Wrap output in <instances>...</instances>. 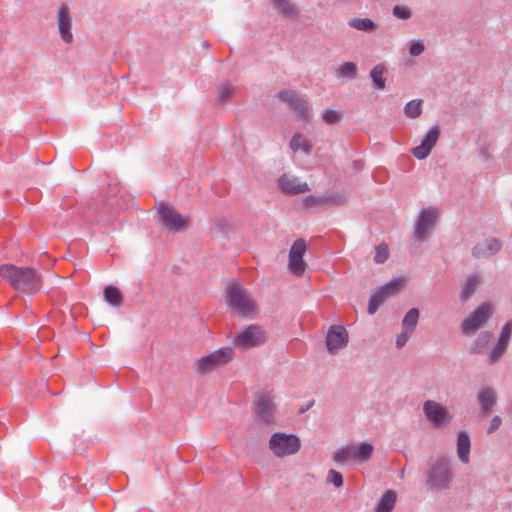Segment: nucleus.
<instances>
[{
	"label": "nucleus",
	"mask_w": 512,
	"mask_h": 512,
	"mask_svg": "<svg viewBox=\"0 0 512 512\" xmlns=\"http://www.w3.org/2000/svg\"><path fill=\"white\" fill-rule=\"evenodd\" d=\"M507 346L508 344L498 341L494 348L487 355L488 363L494 364L497 362L505 353Z\"/></svg>",
	"instance_id": "f704fd0d"
},
{
	"label": "nucleus",
	"mask_w": 512,
	"mask_h": 512,
	"mask_svg": "<svg viewBox=\"0 0 512 512\" xmlns=\"http://www.w3.org/2000/svg\"><path fill=\"white\" fill-rule=\"evenodd\" d=\"M494 313L492 304L483 303L477 307L462 323V332L465 335H472L478 329L487 324Z\"/></svg>",
	"instance_id": "423d86ee"
},
{
	"label": "nucleus",
	"mask_w": 512,
	"mask_h": 512,
	"mask_svg": "<svg viewBox=\"0 0 512 512\" xmlns=\"http://www.w3.org/2000/svg\"><path fill=\"white\" fill-rule=\"evenodd\" d=\"M0 276L17 291L33 295L42 287L41 276L30 267H18L12 264L0 266Z\"/></svg>",
	"instance_id": "f257e3e1"
},
{
	"label": "nucleus",
	"mask_w": 512,
	"mask_h": 512,
	"mask_svg": "<svg viewBox=\"0 0 512 512\" xmlns=\"http://www.w3.org/2000/svg\"><path fill=\"white\" fill-rule=\"evenodd\" d=\"M393 15L399 19L407 20L411 18L412 11L410 8L402 5H396L393 8Z\"/></svg>",
	"instance_id": "a19ab883"
},
{
	"label": "nucleus",
	"mask_w": 512,
	"mask_h": 512,
	"mask_svg": "<svg viewBox=\"0 0 512 512\" xmlns=\"http://www.w3.org/2000/svg\"><path fill=\"white\" fill-rule=\"evenodd\" d=\"M502 423V419L499 416H494L491 420L490 426L487 430L488 434L493 433L495 430H497Z\"/></svg>",
	"instance_id": "09e8293b"
},
{
	"label": "nucleus",
	"mask_w": 512,
	"mask_h": 512,
	"mask_svg": "<svg viewBox=\"0 0 512 512\" xmlns=\"http://www.w3.org/2000/svg\"><path fill=\"white\" fill-rule=\"evenodd\" d=\"M405 285L403 278H393L387 284L382 286L372 297L370 298L368 312L374 314L378 307L389 297L396 295L401 291Z\"/></svg>",
	"instance_id": "9b49d317"
},
{
	"label": "nucleus",
	"mask_w": 512,
	"mask_h": 512,
	"mask_svg": "<svg viewBox=\"0 0 512 512\" xmlns=\"http://www.w3.org/2000/svg\"><path fill=\"white\" fill-rule=\"evenodd\" d=\"M512 335V320L507 321L501 329L498 341L509 344Z\"/></svg>",
	"instance_id": "37998d69"
},
{
	"label": "nucleus",
	"mask_w": 512,
	"mask_h": 512,
	"mask_svg": "<svg viewBox=\"0 0 512 512\" xmlns=\"http://www.w3.org/2000/svg\"><path fill=\"white\" fill-rule=\"evenodd\" d=\"M440 130L437 126L432 127L425 135L421 144L413 148L412 153L417 159H425L436 145L439 138Z\"/></svg>",
	"instance_id": "6ab92c4d"
},
{
	"label": "nucleus",
	"mask_w": 512,
	"mask_h": 512,
	"mask_svg": "<svg viewBox=\"0 0 512 512\" xmlns=\"http://www.w3.org/2000/svg\"><path fill=\"white\" fill-rule=\"evenodd\" d=\"M389 256V249L386 244H381L376 247L374 260L377 263H383Z\"/></svg>",
	"instance_id": "c03bdc74"
},
{
	"label": "nucleus",
	"mask_w": 512,
	"mask_h": 512,
	"mask_svg": "<svg viewBox=\"0 0 512 512\" xmlns=\"http://www.w3.org/2000/svg\"><path fill=\"white\" fill-rule=\"evenodd\" d=\"M327 481L332 483L335 487H341L343 485V476L340 472L331 469L328 472Z\"/></svg>",
	"instance_id": "a18cd8bd"
},
{
	"label": "nucleus",
	"mask_w": 512,
	"mask_h": 512,
	"mask_svg": "<svg viewBox=\"0 0 512 512\" xmlns=\"http://www.w3.org/2000/svg\"><path fill=\"white\" fill-rule=\"evenodd\" d=\"M412 332H407L406 330H403V332H401L397 337H396V346L398 348H401L403 347L406 342L408 341L409 337H410V334Z\"/></svg>",
	"instance_id": "de8ad7c7"
},
{
	"label": "nucleus",
	"mask_w": 512,
	"mask_h": 512,
	"mask_svg": "<svg viewBox=\"0 0 512 512\" xmlns=\"http://www.w3.org/2000/svg\"><path fill=\"white\" fill-rule=\"evenodd\" d=\"M307 249V245L304 239H297L290 251H289V270L296 276L300 277L303 275L306 269V263L303 260V255Z\"/></svg>",
	"instance_id": "ddd939ff"
},
{
	"label": "nucleus",
	"mask_w": 512,
	"mask_h": 512,
	"mask_svg": "<svg viewBox=\"0 0 512 512\" xmlns=\"http://www.w3.org/2000/svg\"><path fill=\"white\" fill-rule=\"evenodd\" d=\"M227 302L240 315L248 316L255 312L254 302L239 283L234 282L230 285Z\"/></svg>",
	"instance_id": "7ed1b4c3"
},
{
	"label": "nucleus",
	"mask_w": 512,
	"mask_h": 512,
	"mask_svg": "<svg viewBox=\"0 0 512 512\" xmlns=\"http://www.w3.org/2000/svg\"><path fill=\"white\" fill-rule=\"evenodd\" d=\"M405 285L403 278H393L387 284L382 286L372 297L370 298L368 312L374 314L378 307L389 297L396 295L401 291Z\"/></svg>",
	"instance_id": "1a4fd4ad"
},
{
	"label": "nucleus",
	"mask_w": 512,
	"mask_h": 512,
	"mask_svg": "<svg viewBox=\"0 0 512 512\" xmlns=\"http://www.w3.org/2000/svg\"><path fill=\"white\" fill-rule=\"evenodd\" d=\"M323 120L328 124H334L340 121L341 115L333 109H326L322 113Z\"/></svg>",
	"instance_id": "79ce46f5"
},
{
	"label": "nucleus",
	"mask_w": 512,
	"mask_h": 512,
	"mask_svg": "<svg viewBox=\"0 0 512 512\" xmlns=\"http://www.w3.org/2000/svg\"><path fill=\"white\" fill-rule=\"evenodd\" d=\"M265 340V331L260 326L250 325L236 335L235 344L240 349L247 350L263 344Z\"/></svg>",
	"instance_id": "6e6552de"
},
{
	"label": "nucleus",
	"mask_w": 512,
	"mask_h": 512,
	"mask_svg": "<svg viewBox=\"0 0 512 512\" xmlns=\"http://www.w3.org/2000/svg\"><path fill=\"white\" fill-rule=\"evenodd\" d=\"M422 103L420 99H414L408 102L404 107L405 115L409 118H416L422 113Z\"/></svg>",
	"instance_id": "473e14b6"
},
{
	"label": "nucleus",
	"mask_w": 512,
	"mask_h": 512,
	"mask_svg": "<svg viewBox=\"0 0 512 512\" xmlns=\"http://www.w3.org/2000/svg\"><path fill=\"white\" fill-rule=\"evenodd\" d=\"M159 218L166 229L173 232H181L188 229L190 219L188 216L178 213L168 204H160Z\"/></svg>",
	"instance_id": "0eeeda50"
},
{
	"label": "nucleus",
	"mask_w": 512,
	"mask_h": 512,
	"mask_svg": "<svg viewBox=\"0 0 512 512\" xmlns=\"http://www.w3.org/2000/svg\"><path fill=\"white\" fill-rule=\"evenodd\" d=\"M300 446V439L294 434L274 433L269 441V448L277 457L295 454Z\"/></svg>",
	"instance_id": "39448f33"
},
{
	"label": "nucleus",
	"mask_w": 512,
	"mask_h": 512,
	"mask_svg": "<svg viewBox=\"0 0 512 512\" xmlns=\"http://www.w3.org/2000/svg\"><path fill=\"white\" fill-rule=\"evenodd\" d=\"M273 6L277 11L287 17H297L298 10L290 0H272Z\"/></svg>",
	"instance_id": "c85d7f7f"
},
{
	"label": "nucleus",
	"mask_w": 512,
	"mask_h": 512,
	"mask_svg": "<svg viewBox=\"0 0 512 512\" xmlns=\"http://www.w3.org/2000/svg\"><path fill=\"white\" fill-rule=\"evenodd\" d=\"M470 445L469 435L466 432H460L457 439V454L465 464L469 462Z\"/></svg>",
	"instance_id": "393cba45"
},
{
	"label": "nucleus",
	"mask_w": 512,
	"mask_h": 512,
	"mask_svg": "<svg viewBox=\"0 0 512 512\" xmlns=\"http://www.w3.org/2000/svg\"><path fill=\"white\" fill-rule=\"evenodd\" d=\"M278 184L282 191L288 194H300L309 191L308 184L301 182L297 177L284 174Z\"/></svg>",
	"instance_id": "4be33fe9"
},
{
	"label": "nucleus",
	"mask_w": 512,
	"mask_h": 512,
	"mask_svg": "<svg viewBox=\"0 0 512 512\" xmlns=\"http://www.w3.org/2000/svg\"><path fill=\"white\" fill-rule=\"evenodd\" d=\"M419 319V310L417 308L410 309L402 321L403 330L414 332Z\"/></svg>",
	"instance_id": "c756f323"
},
{
	"label": "nucleus",
	"mask_w": 512,
	"mask_h": 512,
	"mask_svg": "<svg viewBox=\"0 0 512 512\" xmlns=\"http://www.w3.org/2000/svg\"><path fill=\"white\" fill-rule=\"evenodd\" d=\"M233 92L234 87L230 83L225 82L219 86L217 93L220 101H226L232 96Z\"/></svg>",
	"instance_id": "58836bf2"
},
{
	"label": "nucleus",
	"mask_w": 512,
	"mask_h": 512,
	"mask_svg": "<svg viewBox=\"0 0 512 512\" xmlns=\"http://www.w3.org/2000/svg\"><path fill=\"white\" fill-rule=\"evenodd\" d=\"M384 72L385 68L381 65H377L371 70L370 75L377 89H384L385 87Z\"/></svg>",
	"instance_id": "c9c22d12"
},
{
	"label": "nucleus",
	"mask_w": 512,
	"mask_h": 512,
	"mask_svg": "<svg viewBox=\"0 0 512 512\" xmlns=\"http://www.w3.org/2000/svg\"><path fill=\"white\" fill-rule=\"evenodd\" d=\"M273 397L270 394H262L259 396L255 411L257 417L264 422H270L273 417Z\"/></svg>",
	"instance_id": "5701e85b"
},
{
	"label": "nucleus",
	"mask_w": 512,
	"mask_h": 512,
	"mask_svg": "<svg viewBox=\"0 0 512 512\" xmlns=\"http://www.w3.org/2000/svg\"><path fill=\"white\" fill-rule=\"evenodd\" d=\"M348 333L341 325H333L326 336V345L330 353L334 354L348 344Z\"/></svg>",
	"instance_id": "4468645a"
},
{
	"label": "nucleus",
	"mask_w": 512,
	"mask_h": 512,
	"mask_svg": "<svg viewBox=\"0 0 512 512\" xmlns=\"http://www.w3.org/2000/svg\"><path fill=\"white\" fill-rule=\"evenodd\" d=\"M290 148L297 152L302 150L304 153H309L312 149L311 143L305 139L301 134H296L290 141Z\"/></svg>",
	"instance_id": "7c9ffc66"
},
{
	"label": "nucleus",
	"mask_w": 512,
	"mask_h": 512,
	"mask_svg": "<svg viewBox=\"0 0 512 512\" xmlns=\"http://www.w3.org/2000/svg\"><path fill=\"white\" fill-rule=\"evenodd\" d=\"M348 24L357 30L366 32H371L376 28L375 23L368 18H353L349 20Z\"/></svg>",
	"instance_id": "2f4dec72"
},
{
	"label": "nucleus",
	"mask_w": 512,
	"mask_h": 512,
	"mask_svg": "<svg viewBox=\"0 0 512 512\" xmlns=\"http://www.w3.org/2000/svg\"><path fill=\"white\" fill-rule=\"evenodd\" d=\"M451 480L452 473L448 463L445 460L436 461L428 476V482L431 487L436 490L448 488Z\"/></svg>",
	"instance_id": "f8f14e48"
},
{
	"label": "nucleus",
	"mask_w": 512,
	"mask_h": 512,
	"mask_svg": "<svg viewBox=\"0 0 512 512\" xmlns=\"http://www.w3.org/2000/svg\"><path fill=\"white\" fill-rule=\"evenodd\" d=\"M374 447L370 443H360L358 445H349L339 449L333 455V460L337 463L345 462H356L364 463L367 462L373 454Z\"/></svg>",
	"instance_id": "20e7f679"
},
{
	"label": "nucleus",
	"mask_w": 512,
	"mask_h": 512,
	"mask_svg": "<svg viewBox=\"0 0 512 512\" xmlns=\"http://www.w3.org/2000/svg\"><path fill=\"white\" fill-rule=\"evenodd\" d=\"M279 99L289 105L291 109L297 112L301 117H306L308 114L307 101L299 96L293 90H284L279 92Z\"/></svg>",
	"instance_id": "f3484780"
},
{
	"label": "nucleus",
	"mask_w": 512,
	"mask_h": 512,
	"mask_svg": "<svg viewBox=\"0 0 512 512\" xmlns=\"http://www.w3.org/2000/svg\"><path fill=\"white\" fill-rule=\"evenodd\" d=\"M396 497L394 491H386L378 502L375 512H391L395 506Z\"/></svg>",
	"instance_id": "bb28decb"
},
{
	"label": "nucleus",
	"mask_w": 512,
	"mask_h": 512,
	"mask_svg": "<svg viewBox=\"0 0 512 512\" xmlns=\"http://www.w3.org/2000/svg\"><path fill=\"white\" fill-rule=\"evenodd\" d=\"M405 285L403 278H393L387 284L382 286L372 297L370 298L368 312L374 314L378 307L389 297L396 295L401 291Z\"/></svg>",
	"instance_id": "9d476101"
},
{
	"label": "nucleus",
	"mask_w": 512,
	"mask_h": 512,
	"mask_svg": "<svg viewBox=\"0 0 512 512\" xmlns=\"http://www.w3.org/2000/svg\"><path fill=\"white\" fill-rule=\"evenodd\" d=\"M480 279L477 275H469L464 282L462 283L460 299L463 302L468 301L471 296L474 294Z\"/></svg>",
	"instance_id": "a878e982"
},
{
	"label": "nucleus",
	"mask_w": 512,
	"mask_h": 512,
	"mask_svg": "<svg viewBox=\"0 0 512 512\" xmlns=\"http://www.w3.org/2000/svg\"><path fill=\"white\" fill-rule=\"evenodd\" d=\"M507 346L508 344L498 341L494 348L487 355L488 363L494 364L497 362L505 353Z\"/></svg>",
	"instance_id": "72a5a7b5"
},
{
	"label": "nucleus",
	"mask_w": 512,
	"mask_h": 512,
	"mask_svg": "<svg viewBox=\"0 0 512 512\" xmlns=\"http://www.w3.org/2000/svg\"><path fill=\"white\" fill-rule=\"evenodd\" d=\"M502 247L501 242L493 237L485 238L483 241L478 242L472 249V254L476 258H485L492 256L500 251Z\"/></svg>",
	"instance_id": "412c9836"
},
{
	"label": "nucleus",
	"mask_w": 512,
	"mask_h": 512,
	"mask_svg": "<svg viewBox=\"0 0 512 512\" xmlns=\"http://www.w3.org/2000/svg\"><path fill=\"white\" fill-rule=\"evenodd\" d=\"M104 298L110 305L119 307L123 303V296L121 291L115 286H107L104 289Z\"/></svg>",
	"instance_id": "cd10ccee"
},
{
	"label": "nucleus",
	"mask_w": 512,
	"mask_h": 512,
	"mask_svg": "<svg viewBox=\"0 0 512 512\" xmlns=\"http://www.w3.org/2000/svg\"><path fill=\"white\" fill-rule=\"evenodd\" d=\"M339 76L353 79L357 74V67L352 62L343 63L338 69Z\"/></svg>",
	"instance_id": "e433bc0d"
},
{
	"label": "nucleus",
	"mask_w": 512,
	"mask_h": 512,
	"mask_svg": "<svg viewBox=\"0 0 512 512\" xmlns=\"http://www.w3.org/2000/svg\"><path fill=\"white\" fill-rule=\"evenodd\" d=\"M233 358V350L230 347H222L197 359L194 362V371L197 375H206L226 365Z\"/></svg>",
	"instance_id": "f03ea898"
},
{
	"label": "nucleus",
	"mask_w": 512,
	"mask_h": 512,
	"mask_svg": "<svg viewBox=\"0 0 512 512\" xmlns=\"http://www.w3.org/2000/svg\"><path fill=\"white\" fill-rule=\"evenodd\" d=\"M440 130L437 126L432 127L425 135L421 144L413 148L412 153L417 159H425L436 145L439 138Z\"/></svg>",
	"instance_id": "a211bd4d"
},
{
	"label": "nucleus",
	"mask_w": 512,
	"mask_h": 512,
	"mask_svg": "<svg viewBox=\"0 0 512 512\" xmlns=\"http://www.w3.org/2000/svg\"><path fill=\"white\" fill-rule=\"evenodd\" d=\"M57 26L61 39L65 43L73 41V34L71 32L72 17L67 6H61L57 14Z\"/></svg>",
	"instance_id": "aec40b11"
},
{
	"label": "nucleus",
	"mask_w": 512,
	"mask_h": 512,
	"mask_svg": "<svg viewBox=\"0 0 512 512\" xmlns=\"http://www.w3.org/2000/svg\"><path fill=\"white\" fill-rule=\"evenodd\" d=\"M478 401L481 406V411L484 414L490 413L493 406L496 404V392L491 387H487L478 395Z\"/></svg>",
	"instance_id": "b1692460"
},
{
	"label": "nucleus",
	"mask_w": 512,
	"mask_h": 512,
	"mask_svg": "<svg viewBox=\"0 0 512 512\" xmlns=\"http://www.w3.org/2000/svg\"><path fill=\"white\" fill-rule=\"evenodd\" d=\"M423 411L427 419L435 426H440L449 419L446 407L432 400L424 402Z\"/></svg>",
	"instance_id": "dca6fc26"
},
{
	"label": "nucleus",
	"mask_w": 512,
	"mask_h": 512,
	"mask_svg": "<svg viewBox=\"0 0 512 512\" xmlns=\"http://www.w3.org/2000/svg\"><path fill=\"white\" fill-rule=\"evenodd\" d=\"M492 336L491 332H484L480 334L475 341L474 350L478 353L481 352V350L490 342Z\"/></svg>",
	"instance_id": "ea45409f"
},
{
	"label": "nucleus",
	"mask_w": 512,
	"mask_h": 512,
	"mask_svg": "<svg viewBox=\"0 0 512 512\" xmlns=\"http://www.w3.org/2000/svg\"><path fill=\"white\" fill-rule=\"evenodd\" d=\"M347 201V195L345 193H335L323 196L320 202H327L331 205H340Z\"/></svg>",
	"instance_id": "4c0bfd02"
},
{
	"label": "nucleus",
	"mask_w": 512,
	"mask_h": 512,
	"mask_svg": "<svg viewBox=\"0 0 512 512\" xmlns=\"http://www.w3.org/2000/svg\"><path fill=\"white\" fill-rule=\"evenodd\" d=\"M425 50V46L423 44V42L421 41H418V42H414L411 44L410 46V49H409V53L411 56H419L420 54H422Z\"/></svg>",
	"instance_id": "49530a36"
},
{
	"label": "nucleus",
	"mask_w": 512,
	"mask_h": 512,
	"mask_svg": "<svg viewBox=\"0 0 512 512\" xmlns=\"http://www.w3.org/2000/svg\"><path fill=\"white\" fill-rule=\"evenodd\" d=\"M438 216L439 212L435 208L423 209L417 222L415 237L424 240L427 232L434 227Z\"/></svg>",
	"instance_id": "2eb2a0df"
}]
</instances>
